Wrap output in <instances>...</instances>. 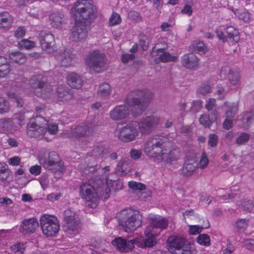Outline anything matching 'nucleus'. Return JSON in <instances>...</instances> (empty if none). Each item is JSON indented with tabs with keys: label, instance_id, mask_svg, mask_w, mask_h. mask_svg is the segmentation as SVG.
<instances>
[{
	"label": "nucleus",
	"instance_id": "nucleus-41",
	"mask_svg": "<svg viewBox=\"0 0 254 254\" xmlns=\"http://www.w3.org/2000/svg\"><path fill=\"white\" fill-rule=\"evenodd\" d=\"M111 91L110 84L107 83H104L99 86L98 93L101 96H107L110 94Z\"/></svg>",
	"mask_w": 254,
	"mask_h": 254
},
{
	"label": "nucleus",
	"instance_id": "nucleus-33",
	"mask_svg": "<svg viewBox=\"0 0 254 254\" xmlns=\"http://www.w3.org/2000/svg\"><path fill=\"white\" fill-rule=\"evenodd\" d=\"M51 25L56 28L61 27L63 21V15L59 12H54L49 16Z\"/></svg>",
	"mask_w": 254,
	"mask_h": 254
},
{
	"label": "nucleus",
	"instance_id": "nucleus-38",
	"mask_svg": "<svg viewBox=\"0 0 254 254\" xmlns=\"http://www.w3.org/2000/svg\"><path fill=\"white\" fill-rule=\"evenodd\" d=\"M167 44L165 42H161L156 43L150 52V55L154 57L158 56V53L163 52L167 48Z\"/></svg>",
	"mask_w": 254,
	"mask_h": 254
},
{
	"label": "nucleus",
	"instance_id": "nucleus-43",
	"mask_svg": "<svg viewBox=\"0 0 254 254\" xmlns=\"http://www.w3.org/2000/svg\"><path fill=\"white\" fill-rule=\"evenodd\" d=\"M195 52L199 54H204L206 51L207 48L204 44L201 41H194L192 44Z\"/></svg>",
	"mask_w": 254,
	"mask_h": 254
},
{
	"label": "nucleus",
	"instance_id": "nucleus-3",
	"mask_svg": "<svg viewBox=\"0 0 254 254\" xmlns=\"http://www.w3.org/2000/svg\"><path fill=\"white\" fill-rule=\"evenodd\" d=\"M72 11L75 16V21H81L85 24L93 21L96 17V6L87 0H77L72 8Z\"/></svg>",
	"mask_w": 254,
	"mask_h": 254
},
{
	"label": "nucleus",
	"instance_id": "nucleus-49",
	"mask_svg": "<svg viewBox=\"0 0 254 254\" xmlns=\"http://www.w3.org/2000/svg\"><path fill=\"white\" fill-rule=\"evenodd\" d=\"M6 95L9 98L13 99L16 101L18 107L21 108L23 107V102L22 99L19 98L15 92L8 91L6 93Z\"/></svg>",
	"mask_w": 254,
	"mask_h": 254
},
{
	"label": "nucleus",
	"instance_id": "nucleus-59",
	"mask_svg": "<svg viewBox=\"0 0 254 254\" xmlns=\"http://www.w3.org/2000/svg\"><path fill=\"white\" fill-rule=\"evenodd\" d=\"M12 251L15 254H23L25 250L24 244L17 243L11 246Z\"/></svg>",
	"mask_w": 254,
	"mask_h": 254
},
{
	"label": "nucleus",
	"instance_id": "nucleus-51",
	"mask_svg": "<svg viewBox=\"0 0 254 254\" xmlns=\"http://www.w3.org/2000/svg\"><path fill=\"white\" fill-rule=\"evenodd\" d=\"M207 225L205 227H200L198 225H192L190 226L189 232L191 235H196L200 233L201 230L203 228H207L209 227V224L208 221L207 220Z\"/></svg>",
	"mask_w": 254,
	"mask_h": 254
},
{
	"label": "nucleus",
	"instance_id": "nucleus-57",
	"mask_svg": "<svg viewBox=\"0 0 254 254\" xmlns=\"http://www.w3.org/2000/svg\"><path fill=\"white\" fill-rule=\"evenodd\" d=\"M101 167V165H95L93 166H87L85 168L84 170L83 171V173L86 175H88L90 173L93 174L97 170L99 169Z\"/></svg>",
	"mask_w": 254,
	"mask_h": 254
},
{
	"label": "nucleus",
	"instance_id": "nucleus-10",
	"mask_svg": "<svg viewBox=\"0 0 254 254\" xmlns=\"http://www.w3.org/2000/svg\"><path fill=\"white\" fill-rule=\"evenodd\" d=\"M81 198L87 202L88 206L95 208L98 204L99 195L96 190L88 184H83L80 187Z\"/></svg>",
	"mask_w": 254,
	"mask_h": 254
},
{
	"label": "nucleus",
	"instance_id": "nucleus-56",
	"mask_svg": "<svg viewBox=\"0 0 254 254\" xmlns=\"http://www.w3.org/2000/svg\"><path fill=\"white\" fill-rule=\"evenodd\" d=\"M128 16L129 18L135 22H138L142 21V17L140 13L136 11L132 10L128 12Z\"/></svg>",
	"mask_w": 254,
	"mask_h": 254
},
{
	"label": "nucleus",
	"instance_id": "nucleus-34",
	"mask_svg": "<svg viewBox=\"0 0 254 254\" xmlns=\"http://www.w3.org/2000/svg\"><path fill=\"white\" fill-rule=\"evenodd\" d=\"M177 59V56H172L169 52L163 51L159 57L154 59V63L158 64L160 62L163 63L176 62Z\"/></svg>",
	"mask_w": 254,
	"mask_h": 254
},
{
	"label": "nucleus",
	"instance_id": "nucleus-39",
	"mask_svg": "<svg viewBox=\"0 0 254 254\" xmlns=\"http://www.w3.org/2000/svg\"><path fill=\"white\" fill-rule=\"evenodd\" d=\"M110 191L111 190L107 184H102L101 187H98L96 189L97 194L104 199L108 198Z\"/></svg>",
	"mask_w": 254,
	"mask_h": 254
},
{
	"label": "nucleus",
	"instance_id": "nucleus-58",
	"mask_svg": "<svg viewBox=\"0 0 254 254\" xmlns=\"http://www.w3.org/2000/svg\"><path fill=\"white\" fill-rule=\"evenodd\" d=\"M203 108V102L201 100H194L192 102L191 111H200Z\"/></svg>",
	"mask_w": 254,
	"mask_h": 254
},
{
	"label": "nucleus",
	"instance_id": "nucleus-63",
	"mask_svg": "<svg viewBox=\"0 0 254 254\" xmlns=\"http://www.w3.org/2000/svg\"><path fill=\"white\" fill-rule=\"evenodd\" d=\"M218 137L215 134H211L209 136L208 144L212 147L216 146L218 144Z\"/></svg>",
	"mask_w": 254,
	"mask_h": 254
},
{
	"label": "nucleus",
	"instance_id": "nucleus-13",
	"mask_svg": "<svg viewBox=\"0 0 254 254\" xmlns=\"http://www.w3.org/2000/svg\"><path fill=\"white\" fill-rule=\"evenodd\" d=\"M39 41L42 49L48 53H54L57 50L54 36L45 31L41 32Z\"/></svg>",
	"mask_w": 254,
	"mask_h": 254
},
{
	"label": "nucleus",
	"instance_id": "nucleus-15",
	"mask_svg": "<svg viewBox=\"0 0 254 254\" xmlns=\"http://www.w3.org/2000/svg\"><path fill=\"white\" fill-rule=\"evenodd\" d=\"M151 227H148L144 231L147 239H144L142 237H137L134 238L135 244L138 247L141 248H150L156 244V241L154 239V236L156 235L155 231L151 230Z\"/></svg>",
	"mask_w": 254,
	"mask_h": 254
},
{
	"label": "nucleus",
	"instance_id": "nucleus-60",
	"mask_svg": "<svg viewBox=\"0 0 254 254\" xmlns=\"http://www.w3.org/2000/svg\"><path fill=\"white\" fill-rule=\"evenodd\" d=\"M26 34V28L24 26H19L14 31V37L17 39L23 38Z\"/></svg>",
	"mask_w": 254,
	"mask_h": 254
},
{
	"label": "nucleus",
	"instance_id": "nucleus-25",
	"mask_svg": "<svg viewBox=\"0 0 254 254\" xmlns=\"http://www.w3.org/2000/svg\"><path fill=\"white\" fill-rule=\"evenodd\" d=\"M181 63L185 67L192 69L198 65V60L194 54L189 53L184 55L182 57Z\"/></svg>",
	"mask_w": 254,
	"mask_h": 254
},
{
	"label": "nucleus",
	"instance_id": "nucleus-31",
	"mask_svg": "<svg viewBox=\"0 0 254 254\" xmlns=\"http://www.w3.org/2000/svg\"><path fill=\"white\" fill-rule=\"evenodd\" d=\"M58 100L60 101H66L72 98V94L66 89L64 85H59L57 88Z\"/></svg>",
	"mask_w": 254,
	"mask_h": 254
},
{
	"label": "nucleus",
	"instance_id": "nucleus-46",
	"mask_svg": "<svg viewBox=\"0 0 254 254\" xmlns=\"http://www.w3.org/2000/svg\"><path fill=\"white\" fill-rule=\"evenodd\" d=\"M196 241L201 245L208 246L210 245L209 236L205 234H200L197 238Z\"/></svg>",
	"mask_w": 254,
	"mask_h": 254
},
{
	"label": "nucleus",
	"instance_id": "nucleus-19",
	"mask_svg": "<svg viewBox=\"0 0 254 254\" xmlns=\"http://www.w3.org/2000/svg\"><path fill=\"white\" fill-rule=\"evenodd\" d=\"M27 133L32 137L40 138L45 134L47 131L46 127H43L35 122L29 120L27 125Z\"/></svg>",
	"mask_w": 254,
	"mask_h": 254
},
{
	"label": "nucleus",
	"instance_id": "nucleus-30",
	"mask_svg": "<svg viewBox=\"0 0 254 254\" xmlns=\"http://www.w3.org/2000/svg\"><path fill=\"white\" fill-rule=\"evenodd\" d=\"M8 56L11 63L19 65L25 63L27 60L25 55L19 51L11 52Z\"/></svg>",
	"mask_w": 254,
	"mask_h": 254
},
{
	"label": "nucleus",
	"instance_id": "nucleus-32",
	"mask_svg": "<svg viewBox=\"0 0 254 254\" xmlns=\"http://www.w3.org/2000/svg\"><path fill=\"white\" fill-rule=\"evenodd\" d=\"M11 69L7 58L4 56H0V78L7 76L10 72Z\"/></svg>",
	"mask_w": 254,
	"mask_h": 254
},
{
	"label": "nucleus",
	"instance_id": "nucleus-61",
	"mask_svg": "<svg viewBox=\"0 0 254 254\" xmlns=\"http://www.w3.org/2000/svg\"><path fill=\"white\" fill-rule=\"evenodd\" d=\"M200 123L205 127H209L212 124V122L210 120L209 117L206 114L202 115L199 118Z\"/></svg>",
	"mask_w": 254,
	"mask_h": 254
},
{
	"label": "nucleus",
	"instance_id": "nucleus-27",
	"mask_svg": "<svg viewBox=\"0 0 254 254\" xmlns=\"http://www.w3.org/2000/svg\"><path fill=\"white\" fill-rule=\"evenodd\" d=\"M67 83L73 88L79 89L83 84L81 77L74 72L69 73L66 77Z\"/></svg>",
	"mask_w": 254,
	"mask_h": 254
},
{
	"label": "nucleus",
	"instance_id": "nucleus-14",
	"mask_svg": "<svg viewBox=\"0 0 254 254\" xmlns=\"http://www.w3.org/2000/svg\"><path fill=\"white\" fill-rule=\"evenodd\" d=\"M87 34L86 24L81 21H75V24L71 30V39L75 42L84 41L87 37Z\"/></svg>",
	"mask_w": 254,
	"mask_h": 254
},
{
	"label": "nucleus",
	"instance_id": "nucleus-26",
	"mask_svg": "<svg viewBox=\"0 0 254 254\" xmlns=\"http://www.w3.org/2000/svg\"><path fill=\"white\" fill-rule=\"evenodd\" d=\"M131 160L127 157H123L118 162L116 170L117 172L126 174L131 170Z\"/></svg>",
	"mask_w": 254,
	"mask_h": 254
},
{
	"label": "nucleus",
	"instance_id": "nucleus-40",
	"mask_svg": "<svg viewBox=\"0 0 254 254\" xmlns=\"http://www.w3.org/2000/svg\"><path fill=\"white\" fill-rule=\"evenodd\" d=\"M228 79L230 83L233 85H236L238 84L240 79V74L237 71H234L233 69L229 70L228 76Z\"/></svg>",
	"mask_w": 254,
	"mask_h": 254
},
{
	"label": "nucleus",
	"instance_id": "nucleus-12",
	"mask_svg": "<svg viewBox=\"0 0 254 254\" xmlns=\"http://www.w3.org/2000/svg\"><path fill=\"white\" fill-rule=\"evenodd\" d=\"M40 163L45 168L54 172L61 173L64 170L63 163L61 161L59 155L54 151L50 152L47 158H41Z\"/></svg>",
	"mask_w": 254,
	"mask_h": 254
},
{
	"label": "nucleus",
	"instance_id": "nucleus-48",
	"mask_svg": "<svg viewBox=\"0 0 254 254\" xmlns=\"http://www.w3.org/2000/svg\"><path fill=\"white\" fill-rule=\"evenodd\" d=\"M242 208L244 211L251 212L254 208V203L253 201L247 199H243L241 202Z\"/></svg>",
	"mask_w": 254,
	"mask_h": 254
},
{
	"label": "nucleus",
	"instance_id": "nucleus-22",
	"mask_svg": "<svg viewBox=\"0 0 254 254\" xmlns=\"http://www.w3.org/2000/svg\"><path fill=\"white\" fill-rule=\"evenodd\" d=\"M149 220L151 227V230L154 231L155 228L165 229L168 225V220L160 216H154L150 215L149 216Z\"/></svg>",
	"mask_w": 254,
	"mask_h": 254
},
{
	"label": "nucleus",
	"instance_id": "nucleus-16",
	"mask_svg": "<svg viewBox=\"0 0 254 254\" xmlns=\"http://www.w3.org/2000/svg\"><path fill=\"white\" fill-rule=\"evenodd\" d=\"M64 219L66 227L69 230L78 231L80 228V222L78 216L71 209H67L64 212Z\"/></svg>",
	"mask_w": 254,
	"mask_h": 254
},
{
	"label": "nucleus",
	"instance_id": "nucleus-62",
	"mask_svg": "<svg viewBox=\"0 0 254 254\" xmlns=\"http://www.w3.org/2000/svg\"><path fill=\"white\" fill-rule=\"evenodd\" d=\"M210 90V85L208 82L203 83L198 88L199 92L202 95H205L207 94L209 92Z\"/></svg>",
	"mask_w": 254,
	"mask_h": 254
},
{
	"label": "nucleus",
	"instance_id": "nucleus-54",
	"mask_svg": "<svg viewBox=\"0 0 254 254\" xmlns=\"http://www.w3.org/2000/svg\"><path fill=\"white\" fill-rule=\"evenodd\" d=\"M250 135L247 133H242L236 138V143L238 145H242L246 143L250 139Z\"/></svg>",
	"mask_w": 254,
	"mask_h": 254
},
{
	"label": "nucleus",
	"instance_id": "nucleus-42",
	"mask_svg": "<svg viewBox=\"0 0 254 254\" xmlns=\"http://www.w3.org/2000/svg\"><path fill=\"white\" fill-rule=\"evenodd\" d=\"M249 220L246 219H239L235 222V229L237 231H244L248 226Z\"/></svg>",
	"mask_w": 254,
	"mask_h": 254
},
{
	"label": "nucleus",
	"instance_id": "nucleus-17",
	"mask_svg": "<svg viewBox=\"0 0 254 254\" xmlns=\"http://www.w3.org/2000/svg\"><path fill=\"white\" fill-rule=\"evenodd\" d=\"M185 242L183 238L176 236L170 237L167 240L168 250L172 254H178L184 248Z\"/></svg>",
	"mask_w": 254,
	"mask_h": 254
},
{
	"label": "nucleus",
	"instance_id": "nucleus-45",
	"mask_svg": "<svg viewBox=\"0 0 254 254\" xmlns=\"http://www.w3.org/2000/svg\"><path fill=\"white\" fill-rule=\"evenodd\" d=\"M122 18L119 14L113 12L111 14L109 21V24L111 26H115L121 23Z\"/></svg>",
	"mask_w": 254,
	"mask_h": 254
},
{
	"label": "nucleus",
	"instance_id": "nucleus-18",
	"mask_svg": "<svg viewBox=\"0 0 254 254\" xmlns=\"http://www.w3.org/2000/svg\"><path fill=\"white\" fill-rule=\"evenodd\" d=\"M39 227V223L35 218L23 220L19 226V232L23 235H29L35 233Z\"/></svg>",
	"mask_w": 254,
	"mask_h": 254
},
{
	"label": "nucleus",
	"instance_id": "nucleus-11",
	"mask_svg": "<svg viewBox=\"0 0 254 254\" xmlns=\"http://www.w3.org/2000/svg\"><path fill=\"white\" fill-rule=\"evenodd\" d=\"M87 65L96 72H100L106 64V56L99 50H94L87 57Z\"/></svg>",
	"mask_w": 254,
	"mask_h": 254
},
{
	"label": "nucleus",
	"instance_id": "nucleus-9",
	"mask_svg": "<svg viewBox=\"0 0 254 254\" xmlns=\"http://www.w3.org/2000/svg\"><path fill=\"white\" fill-rule=\"evenodd\" d=\"M139 132L137 123L132 122L119 129L118 136L122 141L129 142L134 140Z\"/></svg>",
	"mask_w": 254,
	"mask_h": 254
},
{
	"label": "nucleus",
	"instance_id": "nucleus-37",
	"mask_svg": "<svg viewBox=\"0 0 254 254\" xmlns=\"http://www.w3.org/2000/svg\"><path fill=\"white\" fill-rule=\"evenodd\" d=\"M232 11L235 15L238 17L240 20L244 21H248L250 19V13L248 10L244 8H241L239 9L232 8Z\"/></svg>",
	"mask_w": 254,
	"mask_h": 254
},
{
	"label": "nucleus",
	"instance_id": "nucleus-52",
	"mask_svg": "<svg viewBox=\"0 0 254 254\" xmlns=\"http://www.w3.org/2000/svg\"><path fill=\"white\" fill-rule=\"evenodd\" d=\"M30 120L38 124L39 126H41L43 127H46L47 125V121L41 116H33Z\"/></svg>",
	"mask_w": 254,
	"mask_h": 254
},
{
	"label": "nucleus",
	"instance_id": "nucleus-4",
	"mask_svg": "<svg viewBox=\"0 0 254 254\" xmlns=\"http://www.w3.org/2000/svg\"><path fill=\"white\" fill-rule=\"evenodd\" d=\"M142 216L138 210L127 209L119 215V222L127 232L133 231L141 224Z\"/></svg>",
	"mask_w": 254,
	"mask_h": 254
},
{
	"label": "nucleus",
	"instance_id": "nucleus-53",
	"mask_svg": "<svg viewBox=\"0 0 254 254\" xmlns=\"http://www.w3.org/2000/svg\"><path fill=\"white\" fill-rule=\"evenodd\" d=\"M128 187L133 190H139L140 191L145 190L146 186L143 184L135 181L128 182Z\"/></svg>",
	"mask_w": 254,
	"mask_h": 254
},
{
	"label": "nucleus",
	"instance_id": "nucleus-44",
	"mask_svg": "<svg viewBox=\"0 0 254 254\" xmlns=\"http://www.w3.org/2000/svg\"><path fill=\"white\" fill-rule=\"evenodd\" d=\"M138 38L139 44L142 50H147L149 45V41L147 37L144 34H139Z\"/></svg>",
	"mask_w": 254,
	"mask_h": 254
},
{
	"label": "nucleus",
	"instance_id": "nucleus-5",
	"mask_svg": "<svg viewBox=\"0 0 254 254\" xmlns=\"http://www.w3.org/2000/svg\"><path fill=\"white\" fill-rule=\"evenodd\" d=\"M46 81V77L42 75H34L29 80L31 91L37 96L46 97L48 93L50 94L53 90L51 85L47 84Z\"/></svg>",
	"mask_w": 254,
	"mask_h": 254
},
{
	"label": "nucleus",
	"instance_id": "nucleus-36",
	"mask_svg": "<svg viewBox=\"0 0 254 254\" xmlns=\"http://www.w3.org/2000/svg\"><path fill=\"white\" fill-rule=\"evenodd\" d=\"M108 153V148L102 145H97L94 146L91 153V155L94 157L102 158Z\"/></svg>",
	"mask_w": 254,
	"mask_h": 254
},
{
	"label": "nucleus",
	"instance_id": "nucleus-21",
	"mask_svg": "<svg viewBox=\"0 0 254 254\" xmlns=\"http://www.w3.org/2000/svg\"><path fill=\"white\" fill-rule=\"evenodd\" d=\"M56 57L60 62L62 66L68 67L71 65L72 61L75 58V54L70 50L65 49L63 51L59 52Z\"/></svg>",
	"mask_w": 254,
	"mask_h": 254
},
{
	"label": "nucleus",
	"instance_id": "nucleus-20",
	"mask_svg": "<svg viewBox=\"0 0 254 254\" xmlns=\"http://www.w3.org/2000/svg\"><path fill=\"white\" fill-rule=\"evenodd\" d=\"M134 239L131 240L122 239L119 237L112 241L114 246L117 247L121 252L127 253L131 251L135 244Z\"/></svg>",
	"mask_w": 254,
	"mask_h": 254
},
{
	"label": "nucleus",
	"instance_id": "nucleus-24",
	"mask_svg": "<svg viewBox=\"0 0 254 254\" xmlns=\"http://www.w3.org/2000/svg\"><path fill=\"white\" fill-rule=\"evenodd\" d=\"M198 168V163L194 159H188L185 161L182 169V174L184 177L191 176Z\"/></svg>",
	"mask_w": 254,
	"mask_h": 254
},
{
	"label": "nucleus",
	"instance_id": "nucleus-35",
	"mask_svg": "<svg viewBox=\"0 0 254 254\" xmlns=\"http://www.w3.org/2000/svg\"><path fill=\"white\" fill-rule=\"evenodd\" d=\"M11 180L12 177L10 172L6 165L0 163V181L9 182Z\"/></svg>",
	"mask_w": 254,
	"mask_h": 254
},
{
	"label": "nucleus",
	"instance_id": "nucleus-1",
	"mask_svg": "<svg viewBox=\"0 0 254 254\" xmlns=\"http://www.w3.org/2000/svg\"><path fill=\"white\" fill-rule=\"evenodd\" d=\"M172 146L173 142L167 137L155 135L148 138L144 149L149 157L157 158L162 162L171 163L177 159Z\"/></svg>",
	"mask_w": 254,
	"mask_h": 254
},
{
	"label": "nucleus",
	"instance_id": "nucleus-47",
	"mask_svg": "<svg viewBox=\"0 0 254 254\" xmlns=\"http://www.w3.org/2000/svg\"><path fill=\"white\" fill-rule=\"evenodd\" d=\"M19 47L22 49L26 50L30 49L35 46V43L34 41L28 39H22L18 43Z\"/></svg>",
	"mask_w": 254,
	"mask_h": 254
},
{
	"label": "nucleus",
	"instance_id": "nucleus-28",
	"mask_svg": "<svg viewBox=\"0 0 254 254\" xmlns=\"http://www.w3.org/2000/svg\"><path fill=\"white\" fill-rule=\"evenodd\" d=\"M18 129L11 119H1L0 120V129L10 133H13Z\"/></svg>",
	"mask_w": 254,
	"mask_h": 254
},
{
	"label": "nucleus",
	"instance_id": "nucleus-64",
	"mask_svg": "<svg viewBox=\"0 0 254 254\" xmlns=\"http://www.w3.org/2000/svg\"><path fill=\"white\" fill-rule=\"evenodd\" d=\"M9 109V104L5 99L0 97V111H7Z\"/></svg>",
	"mask_w": 254,
	"mask_h": 254
},
{
	"label": "nucleus",
	"instance_id": "nucleus-2",
	"mask_svg": "<svg viewBox=\"0 0 254 254\" xmlns=\"http://www.w3.org/2000/svg\"><path fill=\"white\" fill-rule=\"evenodd\" d=\"M153 98V94L147 89H135L127 96L126 103L130 110L144 111Z\"/></svg>",
	"mask_w": 254,
	"mask_h": 254
},
{
	"label": "nucleus",
	"instance_id": "nucleus-50",
	"mask_svg": "<svg viewBox=\"0 0 254 254\" xmlns=\"http://www.w3.org/2000/svg\"><path fill=\"white\" fill-rule=\"evenodd\" d=\"M174 25V20L169 19L167 22H164L161 24L160 28L162 31L168 32L171 30Z\"/></svg>",
	"mask_w": 254,
	"mask_h": 254
},
{
	"label": "nucleus",
	"instance_id": "nucleus-23",
	"mask_svg": "<svg viewBox=\"0 0 254 254\" xmlns=\"http://www.w3.org/2000/svg\"><path fill=\"white\" fill-rule=\"evenodd\" d=\"M226 42L230 46L235 45L240 40L239 32L237 29L232 26H228L226 29Z\"/></svg>",
	"mask_w": 254,
	"mask_h": 254
},
{
	"label": "nucleus",
	"instance_id": "nucleus-6",
	"mask_svg": "<svg viewBox=\"0 0 254 254\" xmlns=\"http://www.w3.org/2000/svg\"><path fill=\"white\" fill-rule=\"evenodd\" d=\"M42 232L47 237L56 236L60 229V224L57 217L53 215L44 214L40 219Z\"/></svg>",
	"mask_w": 254,
	"mask_h": 254
},
{
	"label": "nucleus",
	"instance_id": "nucleus-7",
	"mask_svg": "<svg viewBox=\"0 0 254 254\" xmlns=\"http://www.w3.org/2000/svg\"><path fill=\"white\" fill-rule=\"evenodd\" d=\"M97 126L95 122H87L78 125H74L71 128L68 135L76 138L88 137L92 135Z\"/></svg>",
	"mask_w": 254,
	"mask_h": 254
},
{
	"label": "nucleus",
	"instance_id": "nucleus-8",
	"mask_svg": "<svg viewBox=\"0 0 254 254\" xmlns=\"http://www.w3.org/2000/svg\"><path fill=\"white\" fill-rule=\"evenodd\" d=\"M160 123V117L153 115L143 117L137 124L141 134L148 135L152 132Z\"/></svg>",
	"mask_w": 254,
	"mask_h": 254
},
{
	"label": "nucleus",
	"instance_id": "nucleus-29",
	"mask_svg": "<svg viewBox=\"0 0 254 254\" xmlns=\"http://www.w3.org/2000/svg\"><path fill=\"white\" fill-rule=\"evenodd\" d=\"M13 19L7 11L0 12V28L9 29L12 25Z\"/></svg>",
	"mask_w": 254,
	"mask_h": 254
},
{
	"label": "nucleus",
	"instance_id": "nucleus-55",
	"mask_svg": "<svg viewBox=\"0 0 254 254\" xmlns=\"http://www.w3.org/2000/svg\"><path fill=\"white\" fill-rule=\"evenodd\" d=\"M127 112H111L110 117L115 121H120L124 119L127 116Z\"/></svg>",
	"mask_w": 254,
	"mask_h": 254
}]
</instances>
